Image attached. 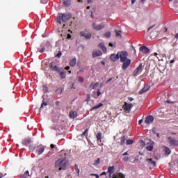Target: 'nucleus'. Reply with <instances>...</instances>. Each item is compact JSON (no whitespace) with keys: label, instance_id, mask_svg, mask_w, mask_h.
I'll list each match as a JSON object with an SVG mask.
<instances>
[{"label":"nucleus","instance_id":"nucleus-39","mask_svg":"<svg viewBox=\"0 0 178 178\" xmlns=\"http://www.w3.org/2000/svg\"><path fill=\"white\" fill-rule=\"evenodd\" d=\"M133 144V140L129 139L127 140V145H131Z\"/></svg>","mask_w":178,"mask_h":178},{"label":"nucleus","instance_id":"nucleus-56","mask_svg":"<svg viewBox=\"0 0 178 178\" xmlns=\"http://www.w3.org/2000/svg\"><path fill=\"white\" fill-rule=\"evenodd\" d=\"M87 99H88L87 100L88 102V101H90V99H91V97H90V95H88Z\"/></svg>","mask_w":178,"mask_h":178},{"label":"nucleus","instance_id":"nucleus-3","mask_svg":"<svg viewBox=\"0 0 178 178\" xmlns=\"http://www.w3.org/2000/svg\"><path fill=\"white\" fill-rule=\"evenodd\" d=\"M70 19H72V14L70 13H59L56 20L57 23H59V24H62V23H66Z\"/></svg>","mask_w":178,"mask_h":178},{"label":"nucleus","instance_id":"nucleus-49","mask_svg":"<svg viewBox=\"0 0 178 178\" xmlns=\"http://www.w3.org/2000/svg\"><path fill=\"white\" fill-rule=\"evenodd\" d=\"M67 38H68L69 40H70V38H72V35H70V34H67Z\"/></svg>","mask_w":178,"mask_h":178},{"label":"nucleus","instance_id":"nucleus-27","mask_svg":"<svg viewBox=\"0 0 178 178\" xmlns=\"http://www.w3.org/2000/svg\"><path fill=\"white\" fill-rule=\"evenodd\" d=\"M63 91V89L62 88H58L57 90H56V94L57 95H60Z\"/></svg>","mask_w":178,"mask_h":178},{"label":"nucleus","instance_id":"nucleus-52","mask_svg":"<svg viewBox=\"0 0 178 178\" xmlns=\"http://www.w3.org/2000/svg\"><path fill=\"white\" fill-rule=\"evenodd\" d=\"M143 119L140 120L138 121V124H139V125L143 123Z\"/></svg>","mask_w":178,"mask_h":178},{"label":"nucleus","instance_id":"nucleus-37","mask_svg":"<svg viewBox=\"0 0 178 178\" xmlns=\"http://www.w3.org/2000/svg\"><path fill=\"white\" fill-rule=\"evenodd\" d=\"M115 33L116 37H120V38H122V34H120V33H119V31H118V30H115Z\"/></svg>","mask_w":178,"mask_h":178},{"label":"nucleus","instance_id":"nucleus-21","mask_svg":"<svg viewBox=\"0 0 178 178\" xmlns=\"http://www.w3.org/2000/svg\"><path fill=\"white\" fill-rule=\"evenodd\" d=\"M146 162H148L149 165H152V166H156V162L152 161V159H146Z\"/></svg>","mask_w":178,"mask_h":178},{"label":"nucleus","instance_id":"nucleus-15","mask_svg":"<svg viewBox=\"0 0 178 178\" xmlns=\"http://www.w3.org/2000/svg\"><path fill=\"white\" fill-rule=\"evenodd\" d=\"M139 51L143 52V54H148L149 52V49L146 46H142L140 47Z\"/></svg>","mask_w":178,"mask_h":178},{"label":"nucleus","instance_id":"nucleus-59","mask_svg":"<svg viewBox=\"0 0 178 178\" xmlns=\"http://www.w3.org/2000/svg\"><path fill=\"white\" fill-rule=\"evenodd\" d=\"M59 104H60V102H56V105L57 106H59Z\"/></svg>","mask_w":178,"mask_h":178},{"label":"nucleus","instance_id":"nucleus-47","mask_svg":"<svg viewBox=\"0 0 178 178\" xmlns=\"http://www.w3.org/2000/svg\"><path fill=\"white\" fill-rule=\"evenodd\" d=\"M152 133H154V134H156V128H153L152 129Z\"/></svg>","mask_w":178,"mask_h":178},{"label":"nucleus","instance_id":"nucleus-4","mask_svg":"<svg viewBox=\"0 0 178 178\" xmlns=\"http://www.w3.org/2000/svg\"><path fill=\"white\" fill-rule=\"evenodd\" d=\"M30 149L31 151H34L35 149L38 155H42V154H44V151H45V146H44L43 145H39L35 147L34 149L31 147Z\"/></svg>","mask_w":178,"mask_h":178},{"label":"nucleus","instance_id":"nucleus-10","mask_svg":"<svg viewBox=\"0 0 178 178\" xmlns=\"http://www.w3.org/2000/svg\"><path fill=\"white\" fill-rule=\"evenodd\" d=\"M154 119V116L147 115L145 120V123H146V124H151V123H153Z\"/></svg>","mask_w":178,"mask_h":178},{"label":"nucleus","instance_id":"nucleus-7","mask_svg":"<svg viewBox=\"0 0 178 178\" xmlns=\"http://www.w3.org/2000/svg\"><path fill=\"white\" fill-rule=\"evenodd\" d=\"M168 143L171 145V147H177L178 145V140L174 139L172 137L168 138Z\"/></svg>","mask_w":178,"mask_h":178},{"label":"nucleus","instance_id":"nucleus-50","mask_svg":"<svg viewBox=\"0 0 178 178\" xmlns=\"http://www.w3.org/2000/svg\"><path fill=\"white\" fill-rule=\"evenodd\" d=\"M42 3H47L48 2V0H41Z\"/></svg>","mask_w":178,"mask_h":178},{"label":"nucleus","instance_id":"nucleus-61","mask_svg":"<svg viewBox=\"0 0 178 178\" xmlns=\"http://www.w3.org/2000/svg\"><path fill=\"white\" fill-rule=\"evenodd\" d=\"M170 63H175V60H171Z\"/></svg>","mask_w":178,"mask_h":178},{"label":"nucleus","instance_id":"nucleus-62","mask_svg":"<svg viewBox=\"0 0 178 178\" xmlns=\"http://www.w3.org/2000/svg\"><path fill=\"white\" fill-rule=\"evenodd\" d=\"M175 38L178 39V33L175 35Z\"/></svg>","mask_w":178,"mask_h":178},{"label":"nucleus","instance_id":"nucleus-36","mask_svg":"<svg viewBox=\"0 0 178 178\" xmlns=\"http://www.w3.org/2000/svg\"><path fill=\"white\" fill-rule=\"evenodd\" d=\"M146 149H147V151H152V149H154V146L148 145L146 147Z\"/></svg>","mask_w":178,"mask_h":178},{"label":"nucleus","instance_id":"nucleus-33","mask_svg":"<svg viewBox=\"0 0 178 178\" xmlns=\"http://www.w3.org/2000/svg\"><path fill=\"white\" fill-rule=\"evenodd\" d=\"M44 106H47V103H45V101L42 100V105L40 108V111H41L44 108Z\"/></svg>","mask_w":178,"mask_h":178},{"label":"nucleus","instance_id":"nucleus-13","mask_svg":"<svg viewBox=\"0 0 178 178\" xmlns=\"http://www.w3.org/2000/svg\"><path fill=\"white\" fill-rule=\"evenodd\" d=\"M151 86L149 85H145L143 88L139 91V94H144V92H147V91H148V90H149Z\"/></svg>","mask_w":178,"mask_h":178},{"label":"nucleus","instance_id":"nucleus-6","mask_svg":"<svg viewBox=\"0 0 178 178\" xmlns=\"http://www.w3.org/2000/svg\"><path fill=\"white\" fill-rule=\"evenodd\" d=\"M143 70V63H140L137 68L134 71L133 76L134 77H137L138 74H140V71Z\"/></svg>","mask_w":178,"mask_h":178},{"label":"nucleus","instance_id":"nucleus-23","mask_svg":"<svg viewBox=\"0 0 178 178\" xmlns=\"http://www.w3.org/2000/svg\"><path fill=\"white\" fill-rule=\"evenodd\" d=\"M31 143V138H26L22 141L24 145H29Z\"/></svg>","mask_w":178,"mask_h":178},{"label":"nucleus","instance_id":"nucleus-54","mask_svg":"<svg viewBox=\"0 0 178 178\" xmlns=\"http://www.w3.org/2000/svg\"><path fill=\"white\" fill-rule=\"evenodd\" d=\"M50 147L52 149H54V148H55V145L54 144H51Z\"/></svg>","mask_w":178,"mask_h":178},{"label":"nucleus","instance_id":"nucleus-12","mask_svg":"<svg viewBox=\"0 0 178 178\" xmlns=\"http://www.w3.org/2000/svg\"><path fill=\"white\" fill-rule=\"evenodd\" d=\"M92 26L94 30H96L97 31H99V30H102V29L105 28V25H102V24L97 25L95 24V23H93Z\"/></svg>","mask_w":178,"mask_h":178},{"label":"nucleus","instance_id":"nucleus-32","mask_svg":"<svg viewBox=\"0 0 178 178\" xmlns=\"http://www.w3.org/2000/svg\"><path fill=\"white\" fill-rule=\"evenodd\" d=\"M116 79L115 78H110L106 83V84H108V83L112 81V83H115V81H116Z\"/></svg>","mask_w":178,"mask_h":178},{"label":"nucleus","instance_id":"nucleus-46","mask_svg":"<svg viewBox=\"0 0 178 178\" xmlns=\"http://www.w3.org/2000/svg\"><path fill=\"white\" fill-rule=\"evenodd\" d=\"M75 170H76L77 175H80V169H79V168H76L75 169Z\"/></svg>","mask_w":178,"mask_h":178},{"label":"nucleus","instance_id":"nucleus-11","mask_svg":"<svg viewBox=\"0 0 178 178\" xmlns=\"http://www.w3.org/2000/svg\"><path fill=\"white\" fill-rule=\"evenodd\" d=\"M132 108L133 104H129L127 102H125L124 104L122 106V109H124L125 112H129V111H131Z\"/></svg>","mask_w":178,"mask_h":178},{"label":"nucleus","instance_id":"nucleus-42","mask_svg":"<svg viewBox=\"0 0 178 178\" xmlns=\"http://www.w3.org/2000/svg\"><path fill=\"white\" fill-rule=\"evenodd\" d=\"M129 159H129L128 156H126V157H124V158H123L122 161H123L124 162H129Z\"/></svg>","mask_w":178,"mask_h":178},{"label":"nucleus","instance_id":"nucleus-20","mask_svg":"<svg viewBox=\"0 0 178 178\" xmlns=\"http://www.w3.org/2000/svg\"><path fill=\"white\" fill-rule=\"evenodd\" d=\"M98 47L102 49V51H103V52H106V47H105V44H104V42H101Z\"/></svg>","mask_w":178,"mask_h":178},{"label":"nucleus","instance_id":"nucleus-17","mask_svg":"<svg viewBox=\"0 0 178 178\" xmlns=\"http://www.w3.org/2000/svg\"><path fill=\"white\" fill-rule=\"evenodd\" d=\"M70 119H76L77 118V112L71 111L69 115Z\"/></svg>","mask_w":178,"mask_h":178},{"label":"nucleus","instance_id":"nucleus-28","mask_svg":"<svg viewBox=\"0 0 178 178\" xmlns=\"http://www.w3.org/2000/svg\"><path fill=\"white\" fill-rule=\"evenodd\" d=\"M120 140H120V145H123V144H124V143H126V140H127L126 136H122Z\"/></svg>","mask_w":178,"mask_h":178},{"label":"nucleus","instance_id":"nucleus-63","mask_svg":"<svg viewBox=\"0 0 178 178\" xmlns=\"http://www.w3.org/2000/svg\"><path fill=\"white\" fill-rule=\"evenodd\" d=\"M136 2V0H131V3H134Z\"/></svg>","mask_w":178,"mask_h":178},{"label":"nucleus","instance_id":"nucleus-19","mask_svg":"<svg viewBox=\"0 0 178 178\" xmlns=\"http://www.w3.org/2000/svg\"><path fill=\"white\" fill-rule=\"evenodd\" d=\"M113 178H126V176L123 175L122 173H118V174H113Z\"/></svg>","mask_w":178,"mask_h":178},{"label":"nucleus","instance_id":"nucleus-14","mask_svg":"<svg viewBox=\"0 0 178 178\" xmlns=\"http://www.w3.org/2000/svg\"><path fill=\"white\" fill-rule=\"evenodd\" d=\"M102 55V51H101L99 50H94L92 51V58H97L98 56H101Z\"/></svg>","mask_w":178,"mask_h":178},{"label":"nucleus","instance_id":"nucleus-40","mask_svg":"<svg viewBox=\"0 0 178 178\" xmlns=\"http://www.w3.org/2000/svg\"><path fill=\"white\" fill-rule=\"evenodd\" d=\"M60 56H62V51H59L58 53L56 55V58H58L59 59Z\"/></svg>","mask_w":178,"mask_h":178},{"label":"nucleus","instance_id":"nucleus-24","mask_svg":"<svg viewBox=\"0 0 178 178\" xmlns=\"http://www.w3.org/2000/svg\"><path fill=\"white\" fill-rule=\"evenodd\" d=\"M97 141L102 140V132L99 131L96 134Z\"/></svg>","mask_w":178,"mask_h":178},{"label":"nucleus","instance_id":"nucleus-34","mask_svg":"<svg viewBox=\"0 0 178 178\" xmlns=\"http://www.w3.org/2000/svg\"><path fill=\"white\" fill-rule=\"evenodd\" d=\"M165 154L167 155H170V152H172V151H170V149H169V147H165Z\"/></svg>","mask_w":178,"mask_h":178},{"label":"nucleus","instance_id":"nucleus-51","mask_svg":"<svg viewBox=\"0 0 178 178\" xmlns=\"http://www.w3.org/2000/svg\"><path fill=\"white\" fill-rule=\"evenodd\" d=\"M100 176H106V172H103Z\"/></svg>","mask_w":178,"mask_h":178},{"label":"nucleus","instance_id":"nucleus-1","mask_svg":"<svg viewBox=\"0 0 178 178\" xmlns=\"http://www.w3.org/2000/svg\"><path fill=\"white\" fill-rule=\"evenodd\" d=\"M60 156H62V159H58L55 162V168L58 170H66L67 169V165H69L66 153L65 152H60Z\"/></svg>","mask_w":178,"mask_h":178},{"label":"nucleus","instance_id":"nucleus-55","mask_svg":"<svg viewBox=\"0 0 178 178\" xmlns=\"http://www.w3.org/2000/svg\"><path fill=\"white\" fill-rule=\"evenodd\" d=\"M70 69V67H69V66H67V67H65V70H69Z\"/></svg>","mask_w":178,"mask_h":178},{"label":"nucleus","instance_id":"nucleus-53","mask_svg":"<svg viewBox=\"0 0 178 178\" xmlns=\"http://www.w3.org/2000/svg\"><path fill=\"white\" fill-rule=\"evenodd\" d=\"M126 155H129V152H126L122 154V156H126Z\"/></svg>","mask_w":178,"mask_h":178},{"label":"nucleus","instance_id":"nucleus-25","mask_svg":"<svg viewBox=\"0 0 178 178\" xmlns=\"http://www.w3.org/2000/svg\"><path fill=\"white\" fill-rule=\"evenodd\" d=\"M101 106H104V104L102 103H99L97 106L92 107V111H97V109H99Z\"/></svg>","mask_w":178,"mask_h":178},{"label":"nucleus","instance_id":"nucleus-30","mask_svg":"<svg viewBox=\"0 0 178 178\" xmlns=\"http://www.w3.org/2000/svg\"><path fill=\"white\" fill-rule=\"evenodd\" d=\"M101 163V159L98 158L97 160L94 161V165L96 166L97 165H99Z\"/></svg>","mask_w":178,"mask_h":178},{"label":"nucleus","instance_id":"nucleus-9","mask_svg":"<svg viewBox=\"0 0 178 178\" xmlns=\"http://www.w3.org/2000/svg\"><path fill=\"white\" fill-rule=\"evenodd\" d=\"M120 58V51H119L117 54H111L110 56L111 60L112 62H116V60H119Z\"/></svg>","mask_w":178,"mask_h":178},{"label":"nucleus","instance_id":"nucleus-44","mask_svg":"<svg viewBox=\"0 0 178 178\" xmlns=\"http://www.w3.org/2000/svg\"><path fill=\"white\" fill-rule=\"evenodd\" d=\"M97 97H99V95H101V90L99 89L97 90Z\"/></svg>","mask_w":178,"mask_h":178},{"label":"nucleus","instance_id":"nucleus-35","mask_svg":"<svg viewBox=\"0 0 178 178\" xmlns=\"http://www.w3.org/2000/svg\"><path fill=\"white\" fill-rule=\"evenodd\" d=\"M78 81L79 83H83L84 82V78L83 76H78Z\"/></svg>","mask_w":178,"mask_h":178},{"label":"nucleus","instance_id":"nucleus-31","mask_svg":"<svg viewBox=\"0 0 178 178\" xmlns=\"http://www.w3.org/2000/svg\"><path fill=\"white\" fill-rule=\"evenodd\" d=\"M88 133V129H86L81 135V137L84 138L86 137V134H87Z\"/></svg>","mask_w":178,"mask_h":178},{"label":"nucleus","instance_id":"nucleus-64","mask_svg":"<svg viewBox=\"0 0 178 178\" xmlns=\"http://www.w3.org/2000/svg\"><path fill=\"white\" fill-rule=\"evenodd\" d=\"M156 136L159 138V133L158 134L156 133Z\"/></svg>","mask_w":178,"mask_h":178},{"label":"nucleus","instance_id":"nucleus-43","mask_svg":"<svg viewBox=\"0 0 178 178\" xmlns=\"http://www.w3.org/2000/svg\"><path fill=\"white\" fill-rule=\"evenodd\" d=\"M44 51H45V48L42 47V49H38V52H40V54L44 53Z\"/></svg>","mask_w":178,"mask_h":178},{"label":"nucleus","instance_id":"nucleus-41","mask_svg":"<svg viewBox=\"0 0 178 178\" xmlns=\"http://www.w3.org/2000/svg\"><path fill=\"white\" fill-rule=\"evenodd\" d=\"M23 176L25 177H29L30 176V172H29V170H26Z\"/></svg>","mask_w":178,"mask_h":178},{"label":"nucleus","instance_id":"nucleus-38","mask_svg":"<svg viewBox=\"0 0 178 178\" xmlns=\"http://www.w3.org/2000/svg\"><path fill=\"white\" fill-rule=\"evenodd\" d=\"M98 86H99V83L96 82L95 83H94L93 86L92 87V90H95V88H97Z\"/></svg>","mask_w":178,"mask_h":178},{"label":"nucleus","instance_id":"nucleus-18","mask_svg":"<svg viewBox=\"0 0 178 178\" xmlns=\"http://www.w3.org/2000/svg\"><path fill=\"white\" fill-rule=\"evenodd\" d=\"M76 63H77V60L76 58H74L70 60V66H71V67H74V66H76Z\"/></svg>","mask_w":178,"mask_h":178},{"label":"nucleus","instance_id":"nucleus-2","mask_svg":"<svg viewBox=\"0 0 178 178\" xmlns=\"http://www.w3.org/2000/svg\"><path fill=\"white\" fill-rule=\"evenodd\" d=\"M127 56H129V54H127V51H122L120 53V59L121 63H122V70H126V69H128L129 66L131 65V60L128 58Z\"/></svg>","mask_w":178,"mask_h":178},{"label":"nucleus","instance_id":"nucleus-48","mask_svg":"<svg viewBox=\"0 0 178 178\" xmlns=\"http://www.w3.org/2000/svg\"><path fill=\"white\" fill-rule=\"evenodd\" d=\"M90 176H95L96 178H99V175L97 174H91Z\"/></svg>","mask_w":178,"mask_h":178},{"label":"nucleus","instance_id":"nucleus-8","mask_svg":"<svg viewBox=\"0 0 178 178\" xmlns=\"http://www.w3.org/2000/svg\"><path fill=\"white\" fill-rule=\"evenodd\" d=\"M80 35L81 37H84L85 38H86V40H90V38H91L92 37L91 33H88L87 31H81Z\"/></svg>","mask_w":178,"mask_h":178},{"label":"nucleus","instance_id":"nucleus-60","mask_svg":"<svg viewBox=\"0 0 178 178\" xmlns=\"http://www.w3.org/2000/svg\"><path fill=\"white\" fill-rule=\"evenodd\" d=\"M108 45H109V47H113V44H112V42H110V43L108 44Z\"/></svg>","mask_w":178,"mask_h":178},{"label":"nucleus","instance_id":"nucleus-16","mask_svg":"<svg viewBox=\"0 0 178 178\" xmlns=\"http://www.w3.org/2000/svg\"><path fill=\"white\" fill-rule=\"evenodd\" d=\"M108 173H109L110 177H112V174L115 173V167L114 166H109L108 168Z\"/></svg>","mask_w":178,"mask_h":178},{"label":"nucleus","instance_id":"nucleus-5","mask_svg":"<svg viewBox=\"0 0 178 178\" xmlns=\"http://www.w3.org/2000/svg\"><path fill=\"white\" fill-rule=\"evenodd\" d=\"M49 69L51 70L52 72H57V73H59L61 70V69L58 67V65H55V63L54 62L49 63Z\"/></svg>","mask_w":178,"mask_h":178},{"label":"nucleus","instance_id":"nucleus-58","mask_svg":"<svg viewBox=\"0 0 178 178\" xmlns=\"http://www.w3.org/2000/svg\"><path fill=\"white\" fill-rule=\"evenodd\" d=\"M92 3V0H88V3Z\"/></svg>","mask_w":178,"mask_h":178},{"label":"nucleus","instance_id":"nucleus-57","mask_svg":"<svg viewBox=\"0 0 178 178\" xmlns=\"http://www.w3.org/2000/svg\"><path fill=\"white\" fill-rule=\"evenodd\" d=\"M129 101H134V99L133 97H129Z\"/></svg>","mask_w":178,"mask_h":178},{"label":"nucleus","instance_id":"nucleus-29","mask_svg":"<svg viewBox=\"0 0 178 178\" xmlns=\"http://www.w3.org/2000/svg\"><path fill=\"white\" fill-rule=\"evenodd\" d=\"M104 37H106V38H111V33L110 31H108V32H106L104 34Z\"/></svg>","mask_w":178,"mask_h":178},{"label":"nucleus","instance_id":"nucleus-26","mask_svg":"<svg viewBox=\"0 0 178 178\" xmlns=\"http://www.w3.org/2000/svg\"><path fill=\"white\" fill-rule=\"evenodd\" d=\"M60 79H65L66 78V72L60 71L59 72Z\"/></svg>","mask_w":178,"mask_h":178},{"label":"nucleus","instance_id":"nucleus-45","mask_svg":"<svg viewBox=\"0 0 178 178\" xmlns=\"http://www.w3.org/2000/svg\"><path fill=\"white\" fill-rule=\"evenodd\" d=\"M155 27V24L151 26L150 27L148 28L147 31H149V30H152Z\"/></svg>","mask_w":178,"mask_h":178},{"label":"nucleus","instance_id":"nucleus-22","mask_svg":"<svg viewBox=\"0 0 178 178\" xmlns=\"http://www.w3.org/2000/svg\"><path fill=\"white\" fill-rule=\"evenodd\" d=\"M72 4L71 0H63V5L64 6H69Z\"/></svg>","mask_w":178,"mask_h":178}]
</instances>
